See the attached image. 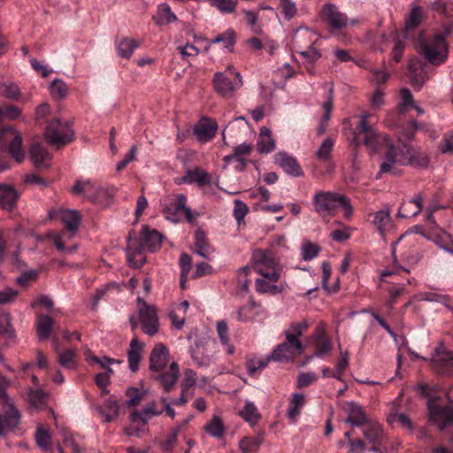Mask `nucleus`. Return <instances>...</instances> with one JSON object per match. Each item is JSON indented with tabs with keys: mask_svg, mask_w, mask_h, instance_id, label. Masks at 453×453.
Instances as JSON below:
<instances>
[{
	"mask_svg": "<svg viewBox=\"0 0 453 453\" xmlns=\"http://www.w3.org/2000/svg\"><path fill=\"white\" fill-rule=\"evenodd\" d=\"M369 115L362 114L357 132L349 129L347 139L354 146L365 145L370 153H376L383 149L388 151L380 165L379 174H398L400 166L412 165L426 167L429 159L426 156L416 154L409 145L403 142L402 146H394L388 135L377 133L368 122Z\"/></svg>",
	"mask_w": 453,
	"mask_h": 453,
	"instance_id": "nucleus-1",
	"label": "nucleus"
},
{
	"mask_svg": "<svg viewBox=\"0 0 453 453\" xmlns=\"http://www.w3.org/2000/svg\"><path fill=\"white\" fill-rule=\"evenodd\" d=\"M250 264L252 270L260 275V278L255 280L257 292L276 295L284 290V285H276L281 277L282 266L270 250H254Z\"/></svg>",
	"mask_w": 453,
	"mask_h": 453,
	"instance_id": "nucleus-2",
	"label": "nucleus"
},
{
	"mask_svg": "<svg viewBox=\"0 0 453 453\" xmlns=\"http://www.w3.org/2000/svg\"><path fill=\"white\" fill-rule=\"evenodd\" d=\"M445 34L435 33L426 36L424 34L418 35L416 43L418 53L430 65H441L444 64L449 57V46L446 42Z\"/></svg>",
	"mask_w": 453,
	"mask_h": 453,
	"instance_id": "nucleus-3",
	"label": "nucleus"
},
{
	"mask_svg": "<svg viewBox=\"0 0 453 453\" xmlns=\"http://www.w3.org/2000/svg\"><path fill=\"white\" fill-rule=\"evenodd\" d=\"M49 218L50 219H59L65 225V231L62 233L49 234V237L53 240L56 248L60 251L73 252L77 246L65 248V239H70L76 234L81 219L80 212L77 210L58 208L50 211Z\"/></svg>",
	"mask_w": 453,
	"mask_h": 453,
	"instance_id": "nucleus-4",
	"label": "nucleus"
},
{
	"mask_svg": "<svg viewBox=\"0 0 453 453\" xmlns=\"http://www.w3.org/2000/svg\"><path fill=\"white\" fill-rule=\"evenodd\" d=\"M313 204L315 211L322 218L334 216L338 208L343 210L344 217L347 219H351L353 215V207L349 199L338 192L321 191L316 193L313 196Z\"/></svg>",
	"mask_w": 453,
	"mask_h": 453,
	"instance_id": "nucleus-5",
	"label": "nucleus"
},
{
	"mask_svg": "<svg viewBox=\"0 0 453 453\" xmlns=\"http://www.w3.org/2000/svg\"><path fill=\"white\" fill-rule=\"evenodd\" d=\"M242 84V76L233 65L227 66L224 72H217L213 77L215 91L226 98L232 97Z\"/></svg>",
	"mask_w": 453,
	"mask_h": 453,
	"instance_id": "nucleus-6",
	"label": "nucleus"
},
{
	"mask_svg": "<svg viewBox=\"0 0 453 453\" xmlns=\"http://www.w3.org/2000/svg\"><path fill=\"white\" fill-rule=\"evenodd\" d=\"M74 132L71 125L60 118H52L45 126V140L55 146H64L73 140Z\"/></svg>",
	"mask_w": 453,
	"mask_h": 453,
	"instance_id": "nucleus-7",
	"label": "nucleus"
},
{
	"mask_svg": "<svg viewBox=\"0 0 453 453\" xmlns=\"http://www.w3.org/2000/svg\"><path fill=\"white\" fill-rule=\"evenodd\" d=\"M429 421L444 430L453 423V409L441 403L440 398H429L427 402Z\"/></svg>",
	"mask_w": 453,
	"mask_h": 453,
	"instance_id": "nucleus-8",
	"label": "nucleus"
},
{
	"mask_svg": "<svg viewBox=\"0 0 453 453\" xmlns=\"http://www.w3.org/2000/svg\"><path fill=\"white\" fill-rule=\"evenodd\" d=\"M163 412L164 409L158 408L155 402L145 406L141 411L132 412L130 415L131 425L126 429L127 434L130 436H138L150 418L159 416Z\"/></svg>",
	"mask_w": 453,
	"mask_h": 453,
	"instance_id": "nucleus-9",
	"label": "nucleus"
},
{
	"mask_svg": "<svg viewBox=\"0 0 453 453\" xmlns=\"http://www.w3.org/2000/svg\"><path fill=\"white\" fill-rule=\"evenodd\" d=\"M8 142H10L9 151L11 155L16 162L21 163L25 158L21 136L16 129L6 126L0 128V149L4 148Z\"/></svg>",
	"mask_w": 453,
	"mask_h": 453,
	"instance_id": "nucleus-10",
	"label": "nucleus"
},
{
	"mask_svg": "<svg viewBox=\"0 0 453 453\" xmlns=\"http://www.w3.org/2000/svg\"><path fill=\"white\" fill-rule=\"evenodd\" d=\"M186 203L187 196L183 194L177 195L171 206H166L163 210L165 219L177 223L180 222L182 218H185L188 222H192V211Z\"/></svg>",
	"mask_w": 453,
	"mask_h": 453,
	"instance_id": "nucleus-11",
	"label": "nucleus"
},
{
	"mask_svg": "<svg viewBox=\"0 0 453 453\" xmlns=\"http://www.w3.org/2000/svg\"><path fill=\"white\" fill-rule=\"evenodd\" d=\"M139 319L142 330L146 334L152 336L157 333L159 322L157 310L154 306L142 303L139 308Z\"/></svg>",
	"mask_w": 453,
	"mask_h": 453,
	"instance_id": "nucleus-12",
	"label": "nucleus"
},
{
	"mask_svg": "<svg viewBox=\"0 0 453 453\" xmlns=\"http://www.w3.org/2000/svg\"><path fill=\"white\" fill-rule=\"evenodd\" d=\"M434 369L441 374L453 371V354L443 344H440L431 357Z\"/></svg>",
	"mask_w": 453,
	"mask_h": 453,
	"instance_id": "nucleus-13",
	"label": "nucleus"
},
{
	"mask_svg": "<svg viewBox=\"0 0 453 453\" xmlns=\"http://www.w3.org/2000/svg\"><path fill=\"white\" fill-rule=\"evenodd\" d=\"M321 16L328 23L332 30L342 29L349 22L347 15L340 12L334 4H326L321 10Z\"/></svg>",
	"mask_w": 453,
	"mask_h": 453,
	"instance_id": "nucleus-14",
	"label": "nucleus"
},
{
	"mask_svg": "<svg viewBox=\"0 0 453 453\" xmlns=\"http://www.w3.org/2000/svg\"><path fill=\"white\" fill-rule=\"evenodd\" d=\"M175 182L178 185L181 184H193L196 183L199 188L211 186V177L204 170L200 167H194L185 171V173L180 178L176 179Z\"/></svg>",
	"mask_w": 453,
	"mask_h": 453,
	"instance_id": "nucleus-15",
	"label": "nucleus"
},
{
	"mask_svg": "<svg viewBox=\"0 0 453 453\" xmlns=\"http://www.w3.org/2000/svg\"><path fill=\"white\" fill-rule=\"evenodd\" d=\"M274 163L289 175L299 177L303 174V172L296 157L286 152L280 151L276 153L274 155Z\"/></svg>",
	"mask_w": 453,
	"mask_h": 453,
	"instance_id": "nucleus-16",
	"label": "nucleus"
},
{
	"mask_svg": "<svg viewBox=\"0 0 453 453\" xmlns=\"http://www.w3.org/2000/svg\"><path fill=\"white\" fill-rule=\"evenodd\" d=\"M304 350L303 345L294 346L289 340L279 344L272 352L271 358L276 361L293 359L296 356L301 355Z\"/></svg>",
	"mask_w": 453,
	"mask_h": 453,
	"instance_id": "nucleus-17",
	"label": "nucleus"
},
{
	"mask_svg": "<svg viewBox=\"0 0 453 453\" xmlns=\"http://www.w3.org/2000/svg\"><path fill=\"white\" fill-rule=\"evenodd\" d=\"M343 410L347 413L346 421L354 426H362L369 420L363 407L355 402H346Z\"/></svg>",
	"mask_w": 453,
	"mask_h": 453,
	"instance_id": "nucleus-18",
	"label": "nucleus"
},
{
	"mask_svg": "<svg viewBox=\"0 0 453 453\" xmlns=\"http://www.w3.org/2000/svg\"><path fill=\"white\" fill-rule=\"evenodd\" d=\"M74 195H82L95 203H99V196L106 191L96 188L90 180H77L72 189Z\"/></svg>",
	"mask_w": 453,
	"mask_h": 453,
	"instance_id": "nucleus-19",
	"label": "nucleus"
},
{
	"mask_svg": "<svg viewBox=\"0 0 453 453\" xmlns=\"http://www.w3.org/2000/svg\"><path fill=\"white\" fill-rule=\"evenodd\" d=\"M218 130V124L211 119H202L194 127V134L201 142H207L211 140Z\"/></svg>",
	"mask_w": 453,
	"mask_h": 453,
	"instance_id": "nucleus-20",
	"label": "nucleus"
},
{
	"mask_svg": "<svg viewBox=\"0 0 453 453\" xmlns=\"http://www.w3.org/2000/svg\"><path fill=\"white\" fill-rule=\"evenodd\" d=\"M428 67L417 59L409 62V76L412 86L420 88L429 79Z\"/></svg>",
	"mask_w": 453,
	"mask_h": 453,
	"instance_id": "nucleus-21",
	"label": "nucleus"
},
{
	"mask_svg": "<svg viewBox=\"0 0 453 453\" xmlns=\"http://www.w3.org/2000/svg\"><path fill=\"white\" fill-rule=\"evenodd\" d=\"M164 236L156 229H150L148 226H143L141 231V239L142 248H146L151 252H156L161 249Z\"/></svg>",
	"mask_w": 453,
	"mask_h": 453,
	"instance_id": "nucleus-22",
	"label": "nucleus"
},
{
	"mask_svg": "<svg viewBox=\"0 0 453 453\" xmlns=\"http://www.w3.org/2000/svg\"><path fill=\"white\" fill-rule=\"evenodd\" d=\"M52 347L58 353V364L65 369L74 370L77 367V357L78 353L75 349H67L59 350V345L56 337L52 338Z\"/></svg>",
	"mask_w": 453,
	"mask_h": 453,
	"instance_id": "nucleus-23",
	"label": "nucleus"
},
{
	"mask_svg": "<svg viewBox=\"0 0 453 453\" xmlns=\"http://www.w3.org/2000/svg\"><path fill=\"white\" fill-rule=\"evenodd\" d=\"M20 412L13 404H10L8 411L0 414V435H5L14 430L20 422Z\"/></svg>",
	"mask_w": 453,
	"mask_h": 453,
	"instance_id": "nucleus-24",
	"label": "nucleus"
},
{
	"mask_svg": "<svg viewBox=\"0 0 453 453\" xmlns=\"http://www.w3.org/2000/svg\"><path fill=\"white\" fill-rule=\"evenodd\" d=\"M423 208V196L417 194L413 198L403 201L397 212V216L403 219H410L420 213Z\"/></svg>",
	"mask_w": 453,
	"mask_h": 453,
	"instance_id": "nucleus-25",
	"label": "nucleus"
},
{
	"mask_svg": "<svg viewBox=\"0 0 453 453\" xmlns=\"http://www.w3.org/2000/svg\"><path fill=\"white\" fill-rule=\"evenodd\" d=\"M169 351L167 348L157 343L154 346L150 357V369L154 372L163 370L168 363Z\"/></svg>",
	"mask_w": 453,
	"mask_h": 453,
	"instance_id": "nucleus-26",
	"label": "nucleus"
},
{
	"mask_svg": "<svg viewBox=\"0 0 453 453\" xmlns=\"http://www.w3.org/2000/svg\"><path fill=\"white\" fill-rule=\"evenodd\" d=\"M423 19V9L419 6H412L407 19H405L403 37L405 39H410L412 36V31L418 27Z\"/></svg>",
	"mask_w": 453,
	"mask_h": 453,
	"instance_id": "nucleus-27",
	"label": "nucleus"
},
{
	"mask_svg": "<svg viewBox=\"0 0 453 453\" xmlns=\"http://www.w3.org/2000/svg\"><path fill=\"white\" fill-rule=\"evenodd\" d=\"M319 39V36L315 31L307 27H300L296 32L294 42L298 50L306 48L309 45H315Z\"/></svg>",
	"mask_w": 453,
	"mask_h": 453,
	"instance_id": "nucleus-28",
	"label": "nucleus"
},
{
	"mask_svg": "<svg viewBox=\"0 0 453 453\" xmlns=\"http://www.w3.org/2000/svg\"><path fill=\"white\" fill-rule=\"evenodd\" d=\"M363 429V435L370 443L380 444L384 440V432L377 421L368 420Z\"/></svg>",
	"mask_w": 453,
	"mask_h": 453,
	"instance_id": "nucleus-29",
	"label": "nucleus"
},
{
	"mask_svg": "<svg viewBox=\"0 0 453 453\" xmlns=\"http://www.w3.org/2000/svg\"><path fill=\"white\" fill-rule=\"evenodd\" d=\"M19 194L11 185L0 184V206L7 211H12L17 202Z\"/></svg>",
	"mask_w": 453,
	"mask_h": 453,
	"instance_id": "nucleus-30",
	"label": "nucleus"
},
{
	"mask_svg": "<svg viewBox=\"0 0 453 453\" xmlns=\"http://www.w3.org/2000/svg\"><path fill=\"white\" fill-rule=\"evenodd\" d=\"M96 410L104 418V422H111L119 416V404L113 396H110L102 405L97 406Z\"/></svg>",
	"mask_w": 453,
	"mask_h": 453,
	"instance_id": "nucleus-31",
	"label": "nucleus"
},
{
	"mask_svg": "<svg viewBox=\"0 0 453 453\" xmlns=\"http://www.w3.org/2000/svg\"><path fill=\"white\" fill-rule=\"evenodd\" d=\"M152 19L157 26H165L177 21L178 19L171 6L166 3H162L157 5Z\"/></svg>",
	"mask_w": 453,
	"mask_h": 453,
	"instance_id": "nucleus-32",
	"label": "nucleus"
},
{
	"mask_svg": "<svg viewBox=\"0 0 453 453\" xmlns=\"http://www.w3.org/2000/svg\"><path fill=\"white\" fill-rule=\"evenodd\" d=\"M275 146V140L272 136V131L266 127H261L257 141L258 152L268 154L274 150Z\"/></svg>",
	"mask_w": 453,
	"mask_h": 453,
	"instance_id": "nucleus-33",
	"label": "nucleus"
},
{
	"mask_svg": "<svg viewBox=\"0 0 453 453\" xmlns=\"http://www.w3.org/2000/svg\"><path fill=\"white\" fill-rule=\"evenodd\" d=\"M142 350L143 344L139 342L136 337H134L131 340L127 355L128 366L132 372H136L139 369Z\"/></svg>",
	"mask_w": 453,
	"mask_h": 453,
	"instance_id": "nucleus-34",
	"label": "nucleus"
},
{
	"mask_svg": "<svg viewBox=\"0 0 453 453\" xmlns=\"http://www.w3.org/2000/svg\"><path fill=\"white\" fill-rule=\"evenodd\" d=\"M263 312V308L259 303L250 302L237 311V320L247 322L254 319Z\"/></svg>",
	"mask_w": 453,
	"mask_h": 453,
	"instance_id": "nucleus-35",
	"label": "nucleus"
},
{
	"mask_svg": "<svg viewBox=\"0 0 453 453\" xmlns=\"http://www.w3.org/2000/svg\"><path fill=\"white\" fill-rule=\"evenodd\" d=\"M118 55L123 58H130L140 42L134 38L123 37L115 42Z\"/></svg>",
	"mask_w": 453,
	"mask_h": 453,
	"instance_id": "nucleus-36",
	"label": "nucleus"
},
{
	"mask_svg": "<svg viewBox=\"0 0 453 453\" xmlns=\"http://www.w3.org/2000/svg\"><path fill=\"white\" fill-rule=\"evenodd\" d=\"M326 90L328 92L327 99L323 103L322 108L325 111V113L320 120L319 126L318 127V134L321 135L325 133L327 126V122L330 119L331 111L333 109V93L334 88L332 84H326Z\"/></svg>",
	"mask_w": 453,
	"mask_h": 453,
	"instance_id": "nucleus-37",
	"label": "nucleus"
},
{
	"mask_svg": "<svg viewBox=\"0 0 453 453\" xmlns=\"http://www.w3.org/2000/svg\"><path fill=\"white\" fill-rule=\"evenodd\" d=\"M179 365L177 363L173 362L170 365L169 371L159 374L157 379L163 386L165 392H168L172 387L176 383L179 378Z\"/></svg>",
	"mask_w": 453,
	"mask_h": 453,
	"instance_id": "nucleus-38",
	"label": "nucleus"
},
{
	"mask_svg": "<svg viewBox=\"0 0 453 453\" xmlns=\"http://www.w3.org/2000/svg\"><path fill=\"white\" fill-rule=\"evenodd\" d=\"M204 431L215 439H221L226 432V426L220 416L214 414L205 424Z\"/></svg>",
	"mask_w": 453,
	"mask_h": 453,
	"instance_id": "nucleus-39",
	"label": "nucleus"
},
{
	"mask_svg": "<svg viewBox=\"0 0 453 453\" xmlns=\"http://www.w3.org/2000/svg\"><path fill=\"white\" fill-rule=\"evenodd\" d=\"M316 342L315 357H322L329 353L332 349L331 341L326 337L323 328H318L314 334Z\"/></svg>",
	"mask_w": 453,
	"mask_h": 453,
	"instance_id": "nucleus-40",
	"label": "nucleus"
},
{
	"mask_svg": "<svg viewBox=\"0 0 453 453\" xmlns=\"http://www.w3.org/2000/svg\"><path fill=\"white\" fill-rule=\"evenodd\" d=\"M36 333L40 341L47 340L52 330L53 319L48 315H37Z\"/></svg>",
	"mask_w": 453,
	"mask_h": 453,
	"instance_id": "nucleus-41",
	"label": "nucleus"
},
{
	"mask_svg": "<svg viewBox=\"0 0 453 453\" xmlns=\"http://www.w3.org/2000/svg\"><path fill=\"white\" fill-rule=\"evenodd\" d=\"M305 404V397L303 394L294 393L288 407V418L295 423L301 410Z\"/></svg>",
	"mask_w": 453,
	"mask_h": 453,
	"instance_id": "nucleus-42",
	"label": "nucleus"
},
{
	"mask_svg": "<svg viewBox=\"0 0 453 453\" xmlns=\"http://www.w3.org/2000/svg\"><path fill=\"white\" fill-rule=\"evenodd\" d=\"M30 157L36 167L48 166V163L51 159L50 154L39 144H34L31 147Z\"/></svg>",
	"mask_w": 453,
	"mask_h": 453,
	"instance_id": "nucleus-43",
	"label": "nucleus"
},
{
	"mask_svg": "<svg viewBox=\"0 0 453 453\" xmlns=\"http://www.w3.org/2000/svg\"><path fill=\"white\" fill-rule=\"evenodd\" d=\"M391 216L388 208H384L374 213L372 223L380 234L384 237L387 227L390 225Z\"/></svg>",
	"mask_w": 453,
	"mask_h": 453,
	"instance_id": "nucleus-44",
	"label": "nucleus"
},
{
	"mask_svg": "<svg viewBox=\"0 0 453 453\" xmlns=\"http://www.w3.org/2000/svg\"><path fill=\"white\" fill-rule=\"evenodd\" d=\"M307 327L308 324L306 321H301L291 324L290 326L285 331L286 340H289L291 342L294 343V346L296 347L303 345L299 341V337L307 329Z\"/></svg>",
	"mask_w": 453,
	"mask_h": 453,
	"instance_id": "nucleus-45",
	"label": "nucleus"
},
{
	"mask_svg": "<svg viewBox=\"0 0 453 453\" xmlns=\"http://www.w3.org/2000/svg\"><path fill=\"white\" fill-rule=\"evenodd\" d=\"M144 248L133 247L132 243H129L127 249V261L130 266L134 268H139L142 266L146 262V257L143 252Z\"/></svg>",
	"mask_w": 453,
	"mask_h": 453,
	"instance_id": "nucleus-46",
	"label": "nucleus"
},
{
	"mask_svg": "<svg viewBox=\"0 0 453 453\" xmlns=\"http://www.w3.org/2000/svg\"><path fill=\"white\" fill-rule=\"evenodd\" d=\"M49 91L53 99L62 100L67 96L69 88L65 81L57 78L50 82Z\"/></svg>",
	"mask_w": 453,
	"mask_h": 453,
	"instance_id": "nucleus-47",
	"label": "nucleus"
},
{
	"mask_svg": "<svg viewBox=\"0 0 453 453\" xmlns=\"http://www.w3.org/2000/svg\"><path fill=\"white\" fill-rule=\"evenodd\" d=\"M195 248L196 254L202 257L209 258L211 249L207 242L206 234L201 229H197L195 233Z\"/></svg>",
	"mask_w": 453,
	"mask_h": 453,
	"instance_id": "nucleus-48",
	"label": "nucleus"
},
{
	"mask_svg": "<svg viewBox=\"0 0 453 453\" xmlns=\"http://www.w3.org/2000/svg\"><path fill=\"white\" fill-rule=\"evenodd\" d=\"M52 118H59L58 116H54L51 111V107L49 104H42L36 107L35 111V120L37 125H47Z\"/></svg>",
	"mask_w": 453,
	"mask_h": 453,
	"instance_id": "nucleus-49",
	"label": "nucleus"
},
{
	"mask_svg": "<svg viewBox=\"0 0 453 453\" xmlns=\"http://www.w3.org/2000/svg\"><path fill=\"white\" fill-rule=\"evenodd\" d=\"M182 429L180 424H176L170 431L165 439L159 441V446L163 451H172L177 444L178 435Z\"/></svg>",
	"mask_w": 453,
	"mask_h": 453,
	"instance_id": "nucleus-50",
	"label": "nucleus"
},
{
	"mask_svg": "<svg viewBox=\"0 0 453 453\" xmlns=\"http://www.w3.org/2000/svg\"><path fill=\"white\" fill-rule=\"evenodd\" d=\"M239 414L251 426L256 425L260 418V413L257 406L251 402H247L243 408L239 411Z\"/></svg>",
	"mask_w": 453,
	"mask_h": 453,
	"instance_id": "nucleus-51",
	"label": "nucleus"
},
{
	"mask_svg": "<svg viewBox=\"0 0 453 453\" xmlns=\"http://www.w3.org/2000/svg\"><path fill=\"white\" fill-rule=\"evenodd\" d=\"M236 42V34L233 28H228L222 34L211 41L210 44L222 43L223 47L229 51H233V47Z\"/></svg>",
	"mask_w": 453,
	"mask_h": 453,
	"instance_id": "nucleus-52",
	"label": "nucleus"
},
{
	"mask_svg": "<svg viewBox=\"0 0 453 453\" xmlns=\"http://www.w3.org/2000/svg\"><path fill=\"white\" fill-rule=\"evenodd\" d=\"M35 441L39 448L48 450L51 447V434L49 429L44 428L42 425L37 426L35 431Z\"/></svg>",
	"mask_w": 453,
	"mask_h": 453,
	"instance_id": "nucleus-53",
	"label": "nucleus"
},
{
	"mask_svg": "<svg viewBox=\"0 0 453 453\" xmlns=\"http://www.w3.org/2000/svg\"><path fill=\"white\" fill-rule=\"evenodd\" d=\"M252 146L250 143L243 142L234 148V157H236V162L241 169H243L247 163V157L250 154Z\"/></svg>",
	"mask_w": 453,
	"mask_h": 453,
	"instance_id": "nucleus-54",
	"label": "nucleus"
},
{
	"mask_svg": "<svg viewBox=\"0 0 453 453\" xmlns=\"http://www.w3.org/2000/svg\"><path fill=\"white\" fill-rule=\"evenodd\" d=\"M0 93L3 96L12 101H18L20 97V89L19 86L12 81L0 83Z\"/></svg>",
	"mask_w": 453,
	"mask_h": 453,
	"instance_id": "nucleus-55",
	"label": "nucleus"
},
{
	"mask_svg": "<svg viewBox=\"0 0 453 453\" xmlns=\"http://www.w3.org/2000/svg\"><path fill=\"white\" fill-rule=\"evenodd\" d=\"M261 444L259 437H243L239 441V449L242 453H255L257 451Z\"/></svg>",
	"mask_w": 453,
	"mask_h": 453,
	"instance_id": "nucleus-56",
	"label": "nucleus"
},
{
	"mask_svg": "<svg viewBox=\"0 0 453 453\" xmlns=\"http://www.w3.org/2000/svg\"><path fill=\"white\" fill-rule=\"evenodd\" d=\"M208 2L224 14L234 12L238 4V0H208Z\"/></svg>",
	"mask_w": 453,
	"mask_h": 453,
	"instance_id": "nucleus-57",
	"label": "nucleus"
},
{
	"mask_svg": "<svg viewBox=\"0 0 453 453\" xmlns=\"http://www.w3.org/2000/svg\"><path fill=\"white\" fill-rule=\"evenodd\" d=\"M388 421L390 424H398L402 428L407 430L408 432H411L413 429V425L410 418L404 413H393L388 417Z\"/></svg>",
	"mask_w": 453,
	"mask_h": 453,
	"instance_id": "nucleus-58",
	"label": "nucleus"
},
{
	"mask_svg": "<svg viewBox=\"0 0 453 453\" xmlns=\"http://www.w3.org/2000/svg\"><path fill=\"white\" fill-rule=\"evenodd\" d=\"M320 251V247L309 241L303 242L301 247L302 257L305 261L315 258Z\"/></svg>",
	"mask_w": 453,
	"mask_h": 453,
	"instance_id": "nucleus-59",
	"label": "nucleus"
},
{
	"mask_svg": "<svg viewBox=\"0 0 453 453\" xmlns=\"http://www.w3.org/2000/svg\"><path fill=\"white\" fill-rule=\"evenodd\" d=\"M248 213H249L248 205L241 200H238V199L234 200L233 216H234V219L236 220V223L239 226L243 223L244 219Z\"/></svg>",
	"mask_w": 453,
	"mask_h": 453,
	"instance_id": "nucleus-60",
	"label": "nucleus"
},
{
	"mask_svg": "<svg viewBox=\"0 0 453 453\" xmlns=\"http://www.w3.org/2000/svg\"><path fill=\"white\" fill-rule=\"evenodd\" d=\"M217 332L221 342L226 348V352L230 355L233 354L234 349V347L229 344L228 326L226 321L221 320L217 323Z\"/></svg>",
	"mask_w": 453,
	"mask_h": 453,
	"instance_id": "nucleus-61",
	"label": "nucleus"
},
{
	"mask_svg": "<svg viewBox=\"0 0 453 453\" xmlns=\"http://www.w3.org/2000/svg\"><path fill=\"white\" fill-rule=\"evenodd\" d=\"M271 356L266 358H252L247 362V371L251 376H254L258 371L263 370L271 360Z\"/></svg>",
	"mask_w": 453,
	"mask_h": 453,
	"instance_id": "nucleus-62",
	"label": "nucleus"
},
{
	"mask_svg": "<svg viewBox=\"0 0 453 453\" xmlns=\"http://www.w3.org/2000/svg\"><path fill=\"white\" fill-rule=\"evenodd\" d=\"M280 5L285 19L290 20L296 16L297 8L292 0H280Z\"/></svg>",
	"mask_w": 453,
	"mask_h": 453,
	"instance_id": "nucleus-63",
	"label": "nucleus"
},
{
	"mask_svg": "<svg viewBox=\"0 0 453 453\" xmlns=\"http://www.w3.org/2000/svg\"><path fill=\"white\" fill-rule=\"evenodd\" d=\"M27 399L29 403L35 408H42L45 404L46 395L41 390H31Z\"/></svg>",
	"mask_w": 453,
	"mask_h": 453,
	"instance_id": "nucleus-64",
	"label": "nucleus"
}]
</instances>
